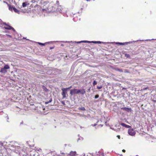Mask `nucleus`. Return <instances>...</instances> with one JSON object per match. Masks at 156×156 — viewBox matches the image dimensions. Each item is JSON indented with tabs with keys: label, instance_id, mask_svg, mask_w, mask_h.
I'll list each match as a JSON object with an SVG mask.
<instances>
[{
	"label": "nucleus",
	"instance_id": "obj_21",
	"mask_svg": "<svg viewBox=\"0 0 156 156\" xmlns=\"http://www.w3.org/2000/svg\"><path fill=\"white\" fill-rule=\"evenodd\" d=\"M99 95L98 94H97L95 96L94 98L95 99H97L99 97Z\"/></svg>",
	"mask_w": 156,
	"mask_h": 156
},
{
	"label": "nucleus",
	"instance_id": "obj_6",
	"mask_svg": "<svg viewBox=\"0 0 156 156\" xmlns=\"http://www.w3.org/2000/svg\"><path fill=\"white\" fill-rule=\"evenodd\" d=\"M9 10L11 11L13 10L15 12L18 14L20 13V11L14 6L11 7L9 6Z\"/></svg>",
	"mask_w": 156,
	"mask_h": 156
},
{
	"label": "nucleus",
	"instance_id": "obj_17",
	"mask_svg": "<svg viewBox=\"0 0 156 156\" xmlns=\"http://www.w3.org/2000/svg\"><path fill=\"white\" fill-rule=\"evenodd\" d=\"M55 11V8L54 7H52V9L50 10V11L54 12Z\"/></svg>",
	"mask_w": 156,
	"mask_h": 156
},
{
	"label": "nucleus",
	"instance_id": "obj_11",
	"mask_svg": "<svg viewBox=\"0 0 156 156\" xmlns=\"http://www.w3.org/2000/svg\"><path fill=\"white\" fill-rule=\"evenodd\" d=\"M29 3L26 2H23L22 4V6L23 7H26L27 5H29Z\"/></svg>",
	"mask_w": 156,
	"mask_h": 156
},
{
	"label": "nucleus",
	"instance_id": "obj_1",
	"mask_svg": "<svg viewBox=\"0 0 156 156\" xmlns=\"http://www.w3.org/2000/svg\"><path fill=\"white\" fill-rule=\"evenodd\" d=\"M85 90L84 89L78 90L76 89H71L70 92V94L71 95L76 94H78L80 93L82 94H84L85 93Z\"/></svg>",
	"mask_w": 156,
	"mask_h": 156
},
{
	"label": "nucleus",
	"instance_id": "obj_5",
	"mask_svg": "<svg viewBox=\"0 0 156 156\" xmlns=\"http://www.w3.org/2000/svg\"><path fill=\"white\" fill-rule=\"evenodd\" d=\"M128 133L131 136H134L136 134V132L133 129H128Z\"/></svg>",
	"mask_w": 156,
	"mask_h": 156
},
{
	"label": "nucleus",
	"instance_id": "obj_39",
	"mask_svg": "<svg viewBox=\"0 0 156 156\" xmlns=\"http://www.w3.org/2000/svg\"><path fill=\"white\" fill-rule=\"evenodd\" d=\"M87 1H90V0H86Z\"/></svg>",
	"mask_w": 156,
	"mask_h": 156
},
{
	"label": "nucleus",
	"instance_id": "obj_31",
	"mask_svg": "<svg viewBox=\"0 0 156 156\" xmlns=\"http://www.w3.org/2000/svg\"><path fill=\"white\" fill-rule=\"evenodd\" d=\"M96 125H97V124H96V123H95V124H94L93 125V126H95Z\"/></svg>",
	"mask_w": 156,
	"mask_h": 156
},
{
	"label": "nucleus",
	"instance_id": "obj_25",
	"mask_svg": "<svg viewBox=\"0 0 156 156\" xmlns=\"http://www.w3.org/2000/svg\"><path fill=\"white\" fill-rule=\"evenodd\" d=\"M152 101L154 103H156V100H153Z\"/></svg>",
	"mask_w": 156,
	"mask_h": 156
},
{
	"label": "nucleus",
	"instance_id": "obj_12",
	"mask_svg": "<svg viewBox=\"0 0 156 156\" xmlns=\"http://www.w3.org/2000/svg\"><path fill=\"white\" fill-rule=\"evenodd\" d=\"M122 126H124V127H126V128H129L130 126L129 125H127L126 124H125L124 123H122L120 124Z\"/></svg>",
	"mask_w": 156,
	"mask_h": 156
},
{
	"label": "nucleus",
	"instance_id": "obj_27",
	"mask_svg": "<svg viewBox=\"0 0 156 156\" xmlns=\"http://www.w3.org/2000/svg\"><path fill=\"white\" fill-rule=\"evenodd\" d=\"M148 88V87H146V88H144L143 89V90H147V89Z\"/></svg>",
	"mask_w": 156,
	"mask_h": 156
},
{
	"label": "nucleus",
	"instance_id": "obj_24",
	"mask_svg": "<svg viewBox=\"0 0 156 156\" xmlns=\"http://www.w3.org/2000/svg\"><path fill=\"white\" fill-rule=\"evenodd\" d=\"M52 100V99L51 98L49 100V101H48V102L50 103L51 102Z\"/></svg>",
	"mask_w": 156,
	"mask_h": 156
},
{
	"label": "nucleus",
	"instance_id": "obj_14",
	"mask_svg": "<svg viewBox=\"0 0 156 156\" xmlns=\"http://www.w3.org/2000/svg\"><path fill=\"white\" fill-rule=\"evenodd\" d=\"M6 26H8V27H4V28L6 29H7V30H11L12 29V27L10 26H8V25L7 24H6Z\"/></svg>",
	"mask_w": 156,
	"mask_h": 156
},
{
	"label": "nucleus",
	"instance_id": "obj_16",
	"mask_svg": "<svg viewBox=\"0 0 156 156\" xmlns=\"http://www.w3.org/2000/svg\"><path fill=\"white\" fill-rule=\"evenodd\" d=\"M3 24L5 25H6V24L5 23H4L2 22V20L0 19V27H1V25H2Z\"/></svg>",
	"mask_w": 156,
	"mask_h": 156
},
{
	"label": "nucleus",
	"instance_id": "obj_9",
	"mask_svg": "<svg viewBox=\"0 0 156 156\" xmlns=\"http://www.w3.org/2000/svg\"><path fill=\"white\" fill-rule=\"evenodd\" d=\"M121 109L124 111H126L128 112H131V109L130 108H128L126 107H124L121 108Z\"/></svg>",
	"mask_w": 156,
	"mask_h": 156
},
{
	"label": "nucleus",
	"instance_id": "obj_32",
	"mask_svg": "<svg viewBox=\"0 0 156 156\" xmlns=\"http://www.w3.org/2000/svg\"><path fill=\"white\" fill-rule=\"evenodd\" d=\"M4 2V3H6V4H8L7 2H5V1H4V2Z\"/></svg>",
	"mask_w": 156,
	"mask_h": 156
},
{
	"label": "nucleus",
	"instance_id": "obj_3",
	"mask_svg": "<svg viewBox=\"0 0 156 156\" xmlns=\"http://www.w3.org/2000/svg\"><path fill=\"white\" fill-rule=\"evenodd\" d=\"M55 6H57L58 7L56 9V10L57 12L62 13V8L61 5H59V2L58 1H57L56 2V3L55 5Z\"/></svg>",
	"mask_w": 156,
	"mask_h": 156
},
{
	"label": "nucleus",
	"instance_id": "obj_8",
	"mask_svg": "<svg viewBox=\"0 0 156 156\" xmlns=\"http://www.w3.org/2000/svg\"><path fill=\"white\" fill-rule=\"evenodd\" d=\"M15 149H13L12 150L14 151L16 153H19L20 151V147L18 146H16L15 147Z\"/></svg>",
	"mask_w": 156,
	"mask_h": 156
},
{
	"label": "nucleus",
	"instance_id": "obj_13",
	"mask_svg": "<svg viewBox=\"0 0 156 156\" xmlns=\"http://www.w3.org/2000/svg\"><path fill=\"white\" fill-rule=\"evenodd\" d=\"M42 88L43 90L45 91L46 92H48V90L43 85L42 86Z\"/></svg>",
	"mask_w": 156,
	"mask_h": 156
},
{
	"label": "nucleus",
	"instance_id": "obj_7",
	"mask_svg": "<svg viewBox=\"0 0 156 156\" xmlns=\"http://www.w3.org/2000/svg\"><path fill=\"white\" fill-rule=\"evenodd\" d=\"M81 42H88V43L92 42V43H95V44H97V43L101 44V43H103V42H101V41H92L91 42H90V41H80V42H78L77 43H80Z\"/></svg>",
	"mask_w": 156,
	"mask_h": 156
},
{
	"label": "nucleus",
	"instance_id": "obj_34",
	"mask_svg": "<svg viewBox=\"0 0 156 156\" xmlns=\"http://www.w3.org/2000/svg\"><path fill=\"white\" fill-rule=\"evenodd\" d=\"M48 103H49V102H48H48H45V104H48Z\"/></svg>",
	"mask_w": 156,
	"mask_h": 156
},
{
	"label": "nucleus",
	"instance_id": "obj_29",
	"mask_svg": "<svg viewBox=\"0 0 156 156\" xmlns=\"http://www.w3.org/2000/svg\"><path fill=\"white\" fill-rule=\"evenodd\" d=\"M117 137H118V138L119 139H120V136H119V135H117Z\"/></svg>",
	"mask_w": 156,
	"mask_h": 156
},
{
	"label": "nucleus",
	"instance_id": "obj_30",
	"mask_svg": "<svg viewBox=\"0 0 156 156\" xmlns=\"http://www.w3.org/2000/svg\"><path fill=\"white\" fill-rule=\"evenodd\" d=\"M13 31H15V29L12 27V29Z\"/></svg>",
	"mask_w": 156,
	"mask_h": 156
},
{
	"label": "nucleus",
	"instance_id": "obj_40",
	"mask_svg": "<svg viewBox=\"0 0 156 156\" xmlns=\"http://www.w3.org/2000/svg\"><path fill=\"white\" fill-rule=\"evenodd\" d=\"M83 156H85V154H84Z\"/></svg>",
	"mask_w": 156,
	"mask_h": 156
},
{
	"label": "nucleus",
	"instance_id": "obj_4",
	"mask_svg": "<svg viewBox=\"0 0 156 156\" xmlns=\"http://www.w3.org/2000/svg\"><path fill=\"white\" fill-rule=\"evenodd\" d=\"M62 99L65 98L66 97V94L68 95L67 94V91H68V90H67V89L66 88H63L62 89Z\"/></svg>",
	"mask_w": 156,
	"mask_h": 156
},
{
	"label": "nucleus",
	"instance_id": "obj_19",
	"mask_svg": "<svg viewBox=\"0 0 156 156\" xmlns=\"http://www.w3.org/2000/svg\"><path fill=\"white\" fill-rule=\"evenodd\" d=\"M38 43L39 44V45H43V46H44L45 45V44L47 43H40V42H38Z\"/></svg>",
	"mask_w": 156,
	"mask_h": 156
},
{
	"label": "nucleus",
	"instance_id": "obj_26",
	"mask_svg": "<svg viewBox=\"0 0 156 156\" xmlns=\"http://www.w3.org/2000/svg\"><path fill=\"white\" fill-rule=\"evenodd\" d=\"M6 35L7 36H9L10 37H12V36L11 35H8V34H6Z\"/></svg>",
	"mask_w": 156,
	"mask_h": 156
},
{
	"label": "nucleus",
	"instance_id": "obj_2",
	"mask_svg": "<svg viewBox=\"0 0 156 156\" xmlns=\"http://www.w3.org/2000/svg\"><path fill=\"white\" fill-rule=\"evenodd\" d=\"M9 69V66L8 65H5L4 66V67L1 68L0 70V73L4 75L7 73V69Z\"/></svg>",
	"mask_w": 156,
	"mask_h": 156
},
{
	"label": "nucleus",
	"instance_id": "obj_15",
	"mask_svg": "<svg viewBox=\"0 0 156 156\" xmlns=\"http://www.w3.org/2000/svg\"><path fill=\"white\" fill-rule=\"evenodd\" d=\"M129 43V42H127L122 43H120V42H117L116 43V44H119L120 45H125V44H127Z\"/></svg>",
	"mask_w": 156,
	"mask_h": 156
},
{
	"label": "nucleus",
	"instance_id": "obj_35",
	"mask_svg": "<svg viewBox=\"0 0 156 156\" xmlns=\"http://www.w3.org/2000/svg\"><path fill=\"white\" fill-rule=\"evenodd\" d=\"M126 55H127V57L129 56V55H127V54H126Z\"/></svg>",
	"mask_w": 156,
	"mask_h": 156
},
{
	"label": "nucleus",
	"instance_id": "obj_37",
	"mask_svg": "<svg viewBox=\"0 0 156 156\" xmlns=\"http://www.w3.org/2000/svg\"><path fill=\"white\" fill-rule=\"evenodd\" d=\"M62 103L63 105H65V103H64V102H62Z\"/></svg>",
	"mask_w": 156,
	"mask_h": 156
},
{
	"label": "nucleus",
	"instance_id": "obj_28",
	"mask_svg": "<svg viewBox=\"0 0 156 156\" xmlns=\"http://www.w3.org/2000/svg\"><path fill=\"white\" fill-rule=\"evenodd\" d=\"M54 48V47H50V49H52Z\"/></svg>",
	"mask_w": 156,
	"mask_h": 156
},
{
	"label": "nucleus",
	"instance_id": "obj_20",
	"mask_svg": "<svg viewBox=\"0 0 156 156\" xmlns=\"http://www.w3.org/2000/svg\"><path fill=\"white\" fill-rule=\"evenodd\" d=\"M97 84V82L95 80H94L93 83V86H95Z\"/></svg>",
	"mask_w": 156,
	"mask_h": 156
},
{
	"label": "nucleus",
	"instance_id": "obj_22",
	"mask_svg": "<svg viewBox=\"0 0 156 156\" xmlns=\"http://www.w3.org/2000/svg\"><path fill=\"white\" fill-rule=\"evenodd\" d=\"M102 87V86H100V87H97V88L98 89H101Z\"/></svg>",
	"mask_w": 156,
	"mask_h": 156
},
{
	"label": "nucleus",
	"instance_id": "obj_33",
	"mask_svg": "<svg viewBox=\"0 0 156 156\" xmlns=\"http://www.w3.org/2000/svg\"><path fill=\"white\" fill-rule=\"evenodd\" d=\"M122 151L123 152H125V150L123 149L122 150Z\"/></svg>",
	"mask_w": 156,
	"mask_h": 156
},
{
	"label": "nucleus",
	"instance_id": "obj_18",
	"mask_svg": "<svg viewBox=\"0 0 156 156\" xmlns=\"http://www.w3.org/2000/svg\"><path fill=\"white\" fill-rule=\"evenodd\" d=\"M79 109L83 111H84L85 110V109L84 107H82L81 108H79Z\"/></svg>",
	"mask_w": 156,
	"mask_h": 156
},
{
	"label": "nucleus",
	"instance_id": "obj_23",
	"mask_svg": "<svg viewBox=\"0 0 156 156\" xmlns=\"http://www.w3.org/2000/svg\"><path fill=\"white\" fill-rule=\"evenodd\" d=\"M72 87L71 86L70 87H69L68 88H66L67 89V90H68L69 89H71L72 88Z\"/></svg>",
	"mask_w": 156,
	"mask_h": 156
},
{
	"label": "nucleus",
	"instance_id": "obj_10",
	"mask_svg": "<svg viewBox=\"0 0 156 156\" xmlns=\"http://www.w3.org/2000/svg\"><path fill=\"white\" fill-rule=\"evenodd\" d=\"M76 153L75 151H71L70 154H68V156H75Z\"/></svg>",
	"mask_w": 156,
	"mask_h": 156
},
{
	"label": "nucleus",
	"instance_id": "obj_36",
	"mask_svg": "<svg viewBox=\"0 0 156 156\" xmlns=\"http://www.w3.org/2000/svg\"><path fill=\"white\" fill-rule=\"evenodd\" d=\"M99 126H101V127H102L103 126V125H99Z\"/></svg>",
	"mask_w": 156,
	"mask_h": 156
},
{
	"label": "nucleus",
	"instance_id": "obj_38",
	"mask_svg": "<svg viewBox=\"0 0 156 156\" xmlns=\"http://www.w3.org/2000/svg\"><path fill=\"white\" fill-rule=\"evenodd\" d=\"M23 123V122L22 121L20 123V124H22Z\"/></svg>",
	"mask_w": 156,
	"mask_h": 156
}]
</instances>
